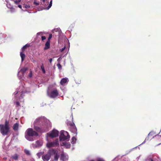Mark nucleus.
<instances>
[{"instance_id":"f257e3e1","label":"nucleus","mask_w":161,"mask_h":161,"mask_svg":"<svg viewBox=\"0 0 161 161\" xmlns=\"http://www.w3.org/2000/svg\"><path fill=\"white\" fill-rule=\"evenodd\" d=\"M34 128L37 132H44L48 130V128L51 126L49 120L44 117L37 118L34 122Z\"/></svg>"},{"instance_id":"f03ea898","label":"nucleus","mask_w":161,"mask_h":161,"mask_svg":"<svg viewBox=\"0 0 161 161\" xmlns=\"http://www.w3.org/2000/svg\"><path fill=\"white\" fill-rule=\"evenodd\" d=\"M24 85L25 84L22 83L19 88H17L16 91L14 93V97H15L16 100H14L16 103V105L17 106H19V102L18 101V99H21L24 96L25 93H29L31 92L30 90V88L28 87H25Z\"/></svg>"},{"instance_id":"7ed1b4c3","label":"nucleus","mask_w":161,"mask_h":161,"mask_svg":"<svg viewBox=\"0 0 161 161\" xmlns=\"http://www.w3.org/2000/svg\"><path fill=\"white\" fill-rule=\"evenodd\" d=\"M9 123L7 120H6L4 125H0V130L3 135H7L9 132Z\"/></svg>"},{"instance_id":"20e7f679","label":"nucleus","mask_w":161,"mask_h":161,"mask_svg":"<svg viewBox=\"0 0 161 161\" xmlns=\"http://www.w3.org/2000/svg\"><path fill=\"white\" fill-rule=\"evenodd\" d=\"M70 136L68 133L66 131L62 130L60 131L59 136V140L61 141H69L70 138Z\"/></svg>"},{"instance_id":"39448f33","label":"nucleus","mask_w":161,"mask_h":161,"mask_svg":"<svg viewBox=\"0 0 161 161\" xmlns=\"http://www.w3.org/2000/svg\"><path fill=\"white\" fill-rule=\"evenodd\" d=\"M71 116L72 120V121H73V116L72 115ZM67 124L70 125V130L71 132L75 134V136H76L77 134V129L74 123L73 122H68Z\"/></svg>"},{"instance_id":"423d86ee","label":"nucleus","mask_w":161,"mask_h":161,"mask_svg":"<svg viewBox=\"0 0 161 161\" xmlns=\"http://www.w3.org/2000/svg\"><path fill=\"white\" fill-rule=\"evenodd\" d=\"M47 94L48 96L50 98H54L57 97L58 95V92L56 89L52 90L50 92L47 91Z\"/></svg>"},{"instance_id":"0eeeda50","label":"nucleus","mask_w":161,"mask_h":161,"mask_svg":"<svg viewBox=\"0 0 161 161\" xmlns=\"http://www.w3.org/2000/svg\"><path fill=\"white\" fill-rule=\"evenodd\" d=\"M55 153V150L53 149L49 150L47 154L42 156V159L44 161H48L50 158L52 153Z\"/></svg>"},{"instance_id":"6e6552de","label":"nucleus","mask_w":161,"mask_h":161,"mask_svg":"<svg viewBox=\"0 0 161 161\" xmlns=\"http://www.w3.org/2000/svg\"><path fill=\"white\" fill-rule=\"evenodd\" d=\"M59 145V141L58 139H56L53 142H48L46 144L47 147L48 148L58 147Z\"/></svg>"},{"instance_id":"1a4fd4ad","label":"nucleus","mask_w":161,"mask_h":161,"mask_svg":"<svg viewBox=\"0 0 161 161\" xmlns=\"http://www.w3.org/2000/svg\"><path fill=\"white\" fill-rule=\"evenodd\" d=\"M25 135L30 136H37L38 134L31 128H28L25 132Z\"/></svg>"},{"instance_id":"9d476101","label":"nucleus","mask_w":161,"mask_h":161,"mask_svg":"<svg viewBox=\"0 0 161 161\" xmlns=\"http://www.w3.org/2000/svg\"><path fill=\"white\" fill-rule=\"evenodd\" d=\"M59 131L54 129L50 133L47 134V136L52 138L56 137L58 136Z\"/></svg>"},{"instance_id":"9b49d317","label":"nucleus","mask_w":161,"mask_h":161,"mask_svg":"<svg viewBox=\"0 0 161 161\" xmlns=\"http://www.w3.org/2000/svg\"><path fill=\"white\" fill-rule=\"evenodd\" d=\"M27 69L26 68H24L21 69L19 72L18 74V77L20 79H22L24 76V73L27 70Z\"/></svg>"},{"instance_id":"f8f14e48","label":"nucleus","mask_w":161,"mask_h":161,"mask_svg":"<svg viewBox=\"0 0 161 161\" xmlns=\"http://www.w3.org/2000/svg\"><path fill=\"white\" fill-rule=\"evenodd\" d=\"M47 3V2H46V0H45V3L44 5V7H42V9H41V10H42L43 9H46L47 10H48L52 6V0H51V1L50 2L49 5L47 7H46Z\"/></svg>"},{"instance_id":"ddd939ff","label":"nucleus","mask_w":161,"mask_h":161,"mask_svg":"<svg viewBox=\"0 0 161 161\" xmlns=\"http://www.w3.org/2000/svg\"><path fill=\"white\" fill-rule=\"evenodd\" d=\"M68 156L64 153L61 154L60 160L62 161H67L68 159Z\"/></svg>"},{"instance_id":"4468645a","label":"nucleus","mask_w":161,"mask_h":161,"mask_svg":"<svg viewBox=\"0 0 161 161\" xmlns=\"http://www.w3.org/2000/svg\"><path fill=\"white\" fill-rule=\"evenodd\" d=\"M69 80L68 78L65 77L64 78H62L60 81V84L62 86H64L66 84H67L69 82Z\"/></svg>"},{"instance_id":"2eb2a0df","label":"nucleus","mask_w":161,"mask_h":161,"mask_svg":"<svg viewBox=\"0 0 161 161\" xmlns=\"http://www.w3.org/2000/svg\"><path fill=\"white\" fill-rule=\"evenodd\" d=\"M42 144V142L39 141H37L33 145H34V147H41Z\"/></svg>"},{"instance_id":"dca6fc26","label":"nucleus","mask_w":161,"mask_h":161,"mask_svg":"<svg viewBox=\"0 0 161 161\" xmlns=\"http://www.w3.org/2000/svg\"><path fill=\"white\" fill-rule=\"evenodd\" d=\"M33 136H34L27 135H25V138L27 140L30 141H33L35 140V139Z\"/></svg>"},{"instance_id":"f3484780","label":"nucleus","mask_w":161,"mask_h":161,"mask_svg":"<svg viewBox=\"0 0 161 161\" xmlns=\"http://www.w3.org/2000/svg\"><path fill=\"white\" fill-rule=\"evenodd\" d=\"M53 154H54V159L55 161H57L59 157V153L57 152L56 151H55V153H52V155Z\"/></svg>"},{"instance_id":"a211bd4d","label":"nucleus","mask_w":161,"mask_h":161,"mask_svg":"<svg viewBox=\"0 0 161 161\" xmlns=\"http://www.w3.org/2000/svg\"><path fill=\"white\" fill-rule=\"evenodd\" d=\"M19 155L17 154H15L11 156V158L15 161H17L18 160Z\"/></svg>"},{"instance_id":"6ab92c4d","label":"nucleus","mask_w":161,"mask_h":161,"mask_svg":"<svg viewBox=\"0 0 161 161\" xmlns=\"http://www.w3.org/2000/svg\"><path fill=\"white\" fill-rule=\"evenodd\" d=\"M19 124L18 123H16L14 124L13 127V129L14 130H17L19 129Z\"/></svg>"},{"instance_id":"aec40b11","label":"nucleus","mask_w":161,"mask_h":161,"mask_svg":"<svg viewBox=\"0 0 161 161\" xmlns=\"http://www.w3.org/2000/svg\"><path fill=\"white\" fill-rule=\"evenodd\" d=\"M50 46V42L47 41L45 44V49H47L49 48Z\"/></svg>"},{"instance_id":"412c9836","label":"nucleus","mask_w":161,"mask_h":161,"mask_svg":"<svg viewBox=\"0 0 161 161\" xmlns=\"http://www.w3.org/2000/svg\"><path fill=\"white\" fill-rule=\"evenodd\" d=\"M23 52H20V56L21 58V61L23 62L25 58V56L24 53H23Z\"/></svg>"},{"instance_id":"4be33fe9","label":"nucleus","mask_w":161,"mask_h":161,"mask_svg":"<svg viewBox=\"0 0 161 161\" xmlns=\"http://www.w3.org/2000/svg\"><path fill=\"white\" fill-rule=\"evenodd\" d=\"M63 145L66 148H69L70 147V144L69 142H64L63 143Z\"/></svg>"},{"instance_id":"5701e85b","label":"nucleus","mask_w":161,"mask_h":161,"mask_svg":"<svg viewBox=\"0 0 161 161\" xmlns=\"http://www.w3.org/2000/svg\"><path fill=\"white\" fill-rule=\"evenodd\" d=\"M29 46V45L28 44H26L24 46L21 48V52H24V50L26 49L27 47Z\"/></svg>"},{"instance_id":"b1692460","label":"nucleus","mask_w":161,"mask_h":161,"mask_svg":"<svg viewBox=\"0 0 161 161\" xmlns=\"http://www.w3.org/2000/svg\"><path fill=\"white\" fill-rule=\"evenodd\" d=\"M4 37V36L1 33L0 34V41L1 42H3Z\"/></svg>"},{"instance_id":"393cba45","label":"nucleus","mask_w":161,"mask_h":161,"mask_svg":"<svg viewBox=\"0 0 161 161\" xmlns=\"http://www.w3.org/2000/svg\"><path fill=\"white\" fill-rule=\"evenodd\" d=\"M76 139L75 136H73L72 139V141L71 143L72 144H75L76 143Z\"/></svg>"},{"instance_id":"a878e982","label":"nucleus","mask_w":161,"mask_h":161,"mask_svg":"<svg viewBox=\"0 0 161 161\" xmlns=\"http://www.w3.org/2000/svg\"><path fill=\"white\" fill-rule=\"evenodd\" d=\"M7 3V7L8 8H11L12 7V6L11 5L10 3H8V1H6Z\"/></svg>"},{"instance_id":"bb28decb","label":"nucleus","mask_w":161,"mask_h":161,"mask_svg":"<svg viewBox=\"0 0 161 161\" xmlns=\"http://www.w3.org/2000/svg\"><path fill=\"white\" fill-rule=\"evenodd\" d=\"M24 152L25 153V154L27 155H30L31 154L30 151L27 149H25Z\"/></svg>"},{"instance_id":"cd10ccee","label":"nucleus","mask_w":161,"mask_h":161,"mask_svg":"<svg viewBox=\"0 0 161 161\" xmlns=\"http://www.w3.org/2000/svg\"><path fill=\"white\" fill-rule=\"evenodd\" d=\"M43 33L42 32H40L37 33L36 35V37H38L39 36H40L42 35Z\"/></svg>"},{"instance_id":"c85d7f7f","label":"nucleus","mask_w":161,"mask_h":161,"mask_svg":"<svg viewBox=\"0 0 161 161\" xmlns=\"http://www.w3.org/2000/svg\"><path fill=\"white\" fill-rule=\"evenodd\" d=\"M97 161H105L104 159L102 158H97Z\"/></svg>"},{"instance_id":"c756f323","label":"nucleus","mask_w":161,"mask_h":161,"mask_svg":"<svg viewBox=\"0 0 161 161\" xmlns=\"http://www.w3.org/2000/svg\"><path fill=\"white\" fill-rule=\"evenodd\" d=\"M45 3V0H42L41 2V5H42L43 6H42V7H44V5Z\"/></svg>"},{"instance_id":"7c9ffc66","label":"nucleus","mask_w":161,"mask_h":161,"mask_svg":"<svg viewBox=\"0 0 161 161\" xmlns=\"http://www.w3.org/2000/svg\"><path fill=\"white\" fill-rule=\"evenodd\" d=\"M10 12L11 13H13L15 11V9L14 8H13V7H12L11 8H10Z\"/></svg>"},{"instance_id":"2f4dec72","label":"nucleus","mask_w":161,"mask_h":161,"mask_svg":"<svg viewBox=\"0 0 161 161\" xmlns=\"http://www.w3.org/2000/svg\"><path fill=\"white\" fill-rule=\"evenodd\" d=\"M155 134V133L154 131H151L148 134V136H152Z\"/></svg>"},{"instance_id":"473e14b6","label":"nucleus","mask_w":161,"mask_h":161,"mask_svg":"<svg viewBox=\"0 0 161 161\" xmlns=\"http://www.w3.org/2000/svg\"><path fill=\"white\" fill-rule=\"evenodd\" d=\"M57 66L58 68V69H62V66L60 64V63H58L57 64Z\"/></svg>"},{"instance_id":"72a5a7b5","label":"nucleus","mask_w":161,"mask_h":161,"mask_svg":"<svg viewBox=\"0 0 161 161\" xmlns=\"http://www.w3.org/2000/svg\"><path fill=\"white\" fill-rule=\"evenodd\" d=\"M42 155V153L41 152L38 153L37 154V155L38 157L39 158H40L41 156Z\"/></svg>"},{"instance_id":"f704fd0d","label":"nucleus","mask_w":161,"mask_h":161,"mask_svg":"<svg viewBox=\"0 0 161 161\" xmlns=\"http://www.w3.org/2000/svg\"><path fill=\"white\" fill-rule=\"evenodd\" d=\"M52 34H50L49 35V36H48V40L47 41H49V42H50V40L51 39L52 37Z\"/></svg>"},{"instance_id":"c9c22d12","label":"nucleus","mask_w":161,"mask_h":161,"mask_svg":"<svg viewBox=\"0 0 161 161\" xmlns=\"http://www.w3.org/2000/svg\"><path fill=\"white\" fill-rule=\"evenodd\" d=\"M32 76V72L31 70H30V73L28 75V77L31 78Z\"/></svg>"},{"instance_id":"e433bc0d","label":"nucleus","mask_w":161,"mask_h":161,"mask_svg":"<svg viewBox=\"0 0 161 161\" xmlns=\"http://www.w3.org/2000/svg\"><path fill=\"white\" fill-rule=\"evenodd\" d=\"M41 69H42V72H43V73H45V70L44 67H43V65L41 66Z\"/></svg>"},{"instance_id":"4c0bfd02","label":"nucleus","mask_w":161,"mask_h":161,"mask_svg":"<svg viewBox=\"0 0 161 161\" xmlns=\"http://www.w3.org/2000/svg\"><path fill=\"white\" fill-rule=\"evenodd\" d=\"M62 59V56H60L59 57V58L57 59V61L58 62V63H60V61Z\"/></svg>"},{"instance_id":"58836bf2","label":"nucleus","mask_w":161,"mask_h":161,"mask_svg":"<svg viewBox=\"0 0 161 161\" xmlns=\"http://www.w3.org/2000/svg\"><path fill=\"white\" fill-rule=\"evenodd\" d=\"M24 7L26 8H30V6L29 5L27 4L25 5Z\"/></svg>"},{"instance_id":"ea45409f","label":"nucleus","mask_w":161,"mask_h":161,"mask_svg":"<svg viewBox=\"0 0 161 161\" xmlns=\"http://www.w3.org/2000/svg\"><path fill=\"white\" fill-rule=\"evenodd\" d=\"M34 3L35 4L36 6H38L39 4V2H36V1H35L34 2Z\"/></svg>"},{"instance_id":"a19ab883","label":"nucleus","mask_w":161,"mask_h":161,"mask_svg":"<svg viewBox=\"0 0 161 161\" xmlns=\"http://www.w3.org/2000/svg\"><path fill=\"white\" fill-rule=\"evenodd\" d=\"M15 3L16 4H19V2L18 1V0H14V1Z\"/></svg>"},{"instance_id":"79ce46f5","label":"nucleus","mask_w":161,"mask_h":161,"mask_svg":"<svg viewBox=\"0 0 161 161\" xmlns=\"http://www.w3.org/2000/svg\"><path fill=\"white\" fill-rule=\"evenodd\" d=\"M46 39V37L45 36H42V41L45 40Z\"/></svg>"},{"instance_id":"37998d69","label":"nucleus","mask_w":161,"mask_h":161,"mask_svg":"<svg viewBox=\"0 0 161 161\" xmlns=\"http://www.w3.org/2000/svg\"><path fill=\"white\" fill-rule=\"evenodd\" d=\"M66 47L65 46L63 48H62L61 50L60 51L61 52H63L65 48Z\"/></svg>"},{"instance_id":"c03bdc74","label":"nucleus","mask_w":161,"mask_h":161,"mask_svg":"<svg viewBox=\"0 0 161 161\" xmlns=\"http://www.w3.org/2000/svg\"><path fill=\"white\" fill-rule=\"evenodd\" d=\"M52 58H50L49 59V61L50 62V63H51L52 61Z\"/></svg>"},{"instance_id":"a18cd8bd","label":"nucleus","mask_w":161,"mask_h":161,"mask_svg":"<svg viewBox=\"0 0 161 161\" xmlns=\"http://www.w3.org/2000/svg\"><path fill=\"white\" fill-rule=\"evenodd\" d=\"M149 136H148V135L147 136L146 138L145 139V140L147 141H148L149 140Z\"/></svg>"},{"instance_id":"49530a36","label":"nucleus","mask_w":161,"mask_h":161,"mask_svg":"<svg viewBox=\"0 0 161 161\" xmlns=\"http://www.w3.org/2000/svg\"><path fill=\"white\" fill-rule=\"evenodd\" d=\"M148 161H155L154 160H153V159H152V158H150L148 160Z\"/></svg>"},{"instance_id":"de8ad7c7","label":"nucleus","mask_w":161,"mask_h":161,"mask_svg":"<svg viewBox=\"0 0 161 161\" xmlns=\"http://www.w3.org/2000/svg\"><path fill=\"white\" fill-rule=\"evenodd\" d=\"M146 141L145 140L144 141V142H143L142 144H140L139 145H142V144H144V143H145V142H146Z\"/></svg>"},{"instance_id":"09e8293b","label":"nucleus","mask_w":161,"mask_h":161,"mask_svg":"<svg viewBox=\"0 0 161 161\" xmlns=\"http://www.w3.org/2000/svg\"><path fill=\"white\" fill-rule=\"evenodd\" d=\"M18 7H19V8H22V6L20 5H18Z\"/></svg>"},{"instance_id":"8fccbe9b","label":"nucleus","mask_w":161,"mask_h":161,"mask_svg":"<svg viewBox=\"0 0 161 161\" xmlns=\"http://www.w3.org/2000/svg\"><path fill=\"white\" fill-rule=\"evenodd\" d=\"M58 29H55L53 31H57V30H58Z\"/></svg>"},{"instance_id":"3c124183","label":"nucleus","mask_w":161,"mask_h":161,"mask_svg":"<svg viewBox=\"0 0 161 161\" xmlns=\"http://www.w3.org/2000/svg\"><path fill=\"white\" fill-rule=\"evenodd\" d=\"M21 0H18V1L20 3Z\"/></svg>"},{"instance_id":"603ef678","label":"nucleus","mask_w":161,"mask_h":161,"mask_svg":"<svg viewBox=\"0 0 161 161\" xmlns=\"http://www.w3.org/2000/svg\"><path fill=\"white\" fill-rule=\"evenodd\" d=\"M4 158V159H7L6 158Z\"/></svg>"},{"instance_id":"864d4df0","label":"nucleus","mask_w":161,"mask_h":161,"mask_svg":"<svg viewBox=\"0 0 161 161\" xmlns=\"http://www.w3.org/2000/svg\"><path fill=\"white\" fill-rule=\"evenodd\" d=\"M41 106H43V105H42V104H41Z\"/></svg>"},{"instance_id":"5fc2aeb1","label":"nucleus","mask_w":161,"mask_h":161,"mask_svg":"<svg viewBox=\"0 0 161 161\" xmlns=\"http://www.w3.org/2000/svg\"><path fill=\"white\" fill-rule=\"evenodd\" d=\"M154 136H153V137L152 138H154ZM152 139V138L151 139Z\"/></svg>"},{"instance_id":"6e6d98bb","label":"nucleus","mask_w":161,"mask_h":161,"mask_svg":"<svg viewBox=\"0 0 161 161\" xmlns=\"http://www.w3.org/2000/svg\"><path fill=\"white\" fill-rule=\"evenodd\" d=\"M90 161H94L93 160H90Z\"/></svg>"}]
</instances>
